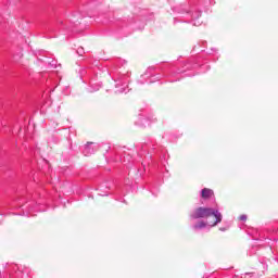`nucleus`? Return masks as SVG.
<instances>
[{
    "instance_id": "1",
    "label": "nucleus",
    "mask_w": 278,
    "mask_h": 278,
    "mask_svg": "<svg viewBox=\"0 0 278 278\" xmlns=\"http://www.w3.org/2000/svg\"><path fill=\"white\" fill-rule=\"evenodd\" d=\"M210 216H214L216 220L212 224V227H216L217 223H220L223 220V215L218 213V211H214L210 207H198L192 211L190 214V218L193 220H197L199 218H210Z\"/></svg>"
},
{
    "instance_id": "2",
    "label": "nucleus",
    "mask_w": 278,
    "mask_h": 278,
    "mask_svg": "<svg viewBox=\"0 0 278 278\" xmlns=\"http://www.w3.org/2000/svg\"><path fill=\"white\" fill-rule=\"evenodd\" d=\"M202 199H212V197H214V190L210 189V188H204L202 189V193H201Z\"/></svg>"
},
{
    "instance_id": "3",
    "label": "nucleus",
    "mask_w": 278,
    "mask_h": 278,
    "mask_svg": "<svg viewBox=\"0 0 278 278\" xmlns=\"http://www.w3.org/2000/svg\"><path fill=\"white\" fill-rule=\"evenodd\" d=\"M204 227H207V224L205 222H199L193 226V229H204Z\"/></svg>"
},
{
    "instance_id": "4",
    "label": "nucleus",
    "mask_w": 278,
    "mask_h": 278,
    "mask_svg": "<svg viewBox=\"0 0 278 278\" xmlns=\"http://www.w3.org/2000/svg\"><path fill=\"white\" fill-rule=\"evenodd\" d=\"M239 220H247V215L239 216Z\"/></svg>"
},
{
    "instance_id": "5",
    "label": "nucleus",
    "mask_w": 278,
    "mask_h": 278,
    "mask_svg": "<svg viewBox=\"0 0 278 278\" xmlns=\"http://www.w3.org/2000/svg\"><path fill=\"white\" fill-rule=\"evenodd\" d=\"M81 51H84V48H80V50H77V53H81Z\"/></svg>"
}]
</instances>
